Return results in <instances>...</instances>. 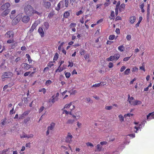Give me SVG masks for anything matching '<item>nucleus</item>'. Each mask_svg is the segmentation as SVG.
Returning a JSON list of instances; mask_svg holds the SVG:
<instances>
[{"mask_svg": "<svg viewBox=\"0 0 154 154\" xmlns=\"http://www.w3.org/2000/svg\"><path fill=\"white\" fill-rule=\"evenodd\" d=\"M52 83V82L50 80H48L46 81V85H50Z\"/></svg>", "mask_w": 154, "mask_h": 154, "instance_id": "57", "label": "nucleus"}, {"mask_svg": "<svg viewBox=\"0 0 154 154\" xmlns=\"http://www.w3.org/2000/svg\"><path fill=\"white\" fill-rule=\"evenodd\" d=\"M97 151H100L101 150L102 146L100 144H98L97 146Z\"/></svg>", "mask_w": 154, "mask_h": 154, "instance_id": "34", "label": "nucleus"}, {"mask_svg": "<svg viewBox=\"0 0 154 154\" xmlns=\"http://www.w3.org/2000/svg\"><path fill=\"white\" fill-rule=\"evenodd\" d=\"M62 2H60V1L59 2V3L57 5V7L56 8V10L57 11H59L60 8H61V5L62 4Z\"/></svg>", "mask_w": 154, "mask_h": 154, "instance_id": "30", "label": "nucleus"}, {"mask_svg": "<svg viewBox=\"0 0 154 154\" xmlns=\"http://www.w3.org/2000/svg\"><path fill=\"white\" fill-rule=\"evenodd\" d=\"M30 118L29 117L26 118V119H24L23 121V123L24 124H26L30 120Z\"/></svg>", "mask_w": 154, "mask_h": 154, "instance_id": "32", "label": "nucleus"}, {"mask_svg": "<svg viewBox=\"0 0 154 154\" xmlns=\"http://www.w3.org/2000/svg\"><path fill=\"white\" fill-rule=\"evenodd\" d=\"M32 11V15L34 14H37L38 15L40 14V13H39V12H38L37 11H36L35 10H34L33 9V11Z\"/></svg>", "mask_w": 154, "mask_h": 154, "instance_id": "59", "label": "nucleus"}, {"mask_svg": "<svg viewBox=\"0 0 154 154\" xmlns=\"http://www.w3.org/2000/svg\"><path fill=\"white\" fill-rule=\"evenodd\" d=\"M39 92H43V94H44L46 93V90L45 88H42V89H39Z\"/></svg>", "mask_w": 154, "mask_h": 154, "instance_id": "40", "label": "nucleus"}, {"mask_svg": "<svg viewBox=\"0 0 154 154\" xmlns=\"http://www.w3.org/2000/svg\"><path fill=\"white\" fill-rule=\"evenodd\" d=\"M7 42L8 43L11 44V48L12 49L14 48L17 45V43L15 42L13 40H9L7 41Z\"/></svg>", "mask_w": 154, "mask_h": 154, "instance_id": "4", "label": "nucleus"}, {"mask_svg": "<svg viewBox=\"0 0 154 154\" xmlns=\"http://www.w3.org/2000/svg\"><path fill=\"white\" fill-rule=\"evenodd\" d=\"M54 66V64L52 62H50L48 64L47 66L50 68H51L52 66Z\"/></svg>", "mask_w": 154, "mask_h": 154, "instance_id": "46", "label": "nucleus"}, {"mask_svg": "<svg viewBox=\"0 0 154 154\" xmlns=\"http://www.w3.org/2000/svg\"><path fill=\"white\" fill-rule=\"evenodd\" d=\"M38 32L42 37L44 36V33L42 27H39L38 29Z\"/></svg>", "mask_w": 154, "mask_h": 154, "instance_id": "17", "label": "nucleus"}, {"mask_svg": "<svg viewBox=\"0 0 154 154\" xmlns=\"http://www.w3.org/2000/svg\"><path fill=\"white\" fill-rule=\"evenodd\" d=\"M115 37V35H110L109 37V39L110 40H113L114 39Z\"/></svg>", "mask_w": 154, "mask_h": 154, "instance_id": "41", "label": "nucleus"}, {"mask_svg": "<svg viewBox=\"0 0 154 154\" xmlns=\"http://www.w3.org/2000/svg\"><path fill=\"white\" fill-rule=\"evenodd\" d=\"M65 75L67 78H68L70 77L71 74L69 72H66L65 73Z\"/></svg>", "mask_w": 154, "mask_h": 154, "instance_id": "48", "label": "nucleus"}, {"mask_svg": "<svg viewBox=\"0 0 154 154\" xmlns=\"http://www.w3.org/2000/svg\"><path fill=\"white\" fill-rule=\"evenodd\" d=\"M112 106H106L105 107V109L106 110H110L112 108Z\"/></svg>", "mask_w": 154, "mask_h": 154, "instance_id": "58", "label": "nucleus"}, {"mask_svg": "<svg viewBox=\"0 0 154 154\" xmlns=\"http://www.w3.org/2000/svg\"><path fill=\"white\" fill-rule=\"evenodd\" d=\"M49 27V24L48 22H45L42 25V28L44 30H47Z\"/></svg>", "mask_w": 154, "mask_h": 154, "instance_id": "16", "label": "nucleus"}, {"mask_svg": "<svg viewBox=\"0 0 154 154\" xmlns=\"http://www.w3.org/2000/svg\"><path fill=\"white\" fill-rule=\"evenodd\" d=\"M34 135L32 134H29L28 135H27V138H32L33 137Z\"/></svg>", "mask_w": 154, "mask_h": 154, "instance_id": "62", "label": "nucleus"}, {"mask_svg": "<svg viewBox=\"0 0 154 154\" xmlns=\"http://www.w3.org/2000/svg\"><path fill=\"white\" fill-rule=\"evenodd\" d=\"M124 46L123 45H121L118 47V50L121 52H122L124 51Z\"/></svg>", "mask_w": 154, "mask_h": 154, "instance_id": "31", "label": "nucleus"}, {"mask_svg": "<svg viewBox=\"0 0 154 154\" xmlns=\"http://www.w3.org/2000/svg\"><path fill=\"white\" fill-rule=\"evenodd\" d=\"M10 6L11 5L9 3L6 2L1 6L0 8L1 10H6L10 7Z\"/></svg>", "mask_w": 154, "mask_h": 154, "instance_id": "3", "label": "nucleus"}, {"mask_svg": "<svg viewBox=\"0 0 154 154\" xmlns=\"http://www.w3.org/2000/svg\"><path fill=\"white\" fill-rule=\"evenodd\" d=\"M130 72V69L128 68L124 72V74L125 75H128Z\"/></svg>", "mask_w": 154, "mask_h": 154, "instance_id": "35", "label": "nucleus"}, {"mask_svg": "<svg viewBox=\"0 0 154 154\" xmlns=\"http://www.w3.org/2000/svg\"><path fill=\"white\" fill-rule=\"evenodd\" d=\"M32 11V15L34 14H37L38 15L40 14V13H39V12H38L37 11H36L35 10H34L33 9V11Z\"/></svg>", "mask_w": 154, "mask_h": 154, "instance_id": "60", "label": "nucleus"}, {"mask_svg": "<svg viewBox=\"0 0 154 154\" xmlns=\"http://www.w3.org/2000/svg\"><path fill=\"white\" fill-rule=\"evenodd\" d=\"M136 20V17L135 16H132L130 17V21L131 23H134Z\"/></svg>", "mask_w": 154, "mask_h": 154, "instance_id": "24", "label": "nucleus"}, {"mask_svg": "<svg viewBox=\"0 0 154 154\" xmlns=\"http://www.w3.org/2000/svg\"><path fill=\"white\" fill-rule=\"evenodd\" d=\"M38 24L37 23V21H35V22L32 24V26L30 30V31L31 32H32L36 28Z\"/></svg>", "mask_w": 154, "mask_h": 154, "instance_id": "18", "label": "nucleus"}, {"mask_svg": "<svg viewBox=\"0 0 154 154\" xmlns=\"http://www.w3.org/2000/svg\"><path fill=\"white\" fill-rule=\"evenodd\" d=\"M26 57L28 59V60L29 62V63H31L32 60L30 58V57L28 54H27L26 55Z\"/></svg>", "mask_w": 154, "mask_h": 154, "instance_id": "28", "label": "nucleus"}, {"mask_svg": "<svg viewBox=\"0 0 154 154\" xmlns=\"http://www.w3.org/2000/svg\"><path fill=\"white\" fill-rule=\"evenodd\" d=\"M126 68V67L125 66H123L121 68L120 71L121 72H123Z\"/></svg>", "mask_w": 154, "mask_h": 154, "instance_id": "52", "label": "nucleus"}, {"mask_svg": "<svg viewBox=\"0 0 154 154\" xmlns=\"http://www.w3.org/2000/svg\"><path fill=\"white\" fill-rule=\"evenodd\" d=\"M147 119L148 121L154 119V112L149 113L147 116Z\"/></svg>", "mask_w": 154, "mask_h": 154, "instance_id": "14", "label": "nucleus"}, {"mask_svg": "<svg viewBox=\"0 0 154 154\" xmlns=\"http://www.w3.org/2000/svg\"><path fill=\"white\" fill-rule=\"evenodd\" d=\"M33 8L29 5L26 6L24 8V10L25 13L29 16H32Z\"/></svg>", "mask_w": 154, "mask_h": 154, "instance_id": "1", "label": "nucleus"}, {"mask_svg": "<svg viewBox=\"0 0 154 154\" xmlns=\"http://www.w3.org/2000/svg\"><path fill=\"white\" fill-rule=\"evenodd\" d=\"M22 15L21 14H18L14 19L17 21V22H19L22 18Z\"/></svg>", "mask_w": 154, "mask_h": 154, "instance_id": "21", "label": "nucleus"}, {"mask_svg": "<svg viewBox=\"0 0 154 154\" xmlns=\"http://www.w3.org/2000/svg\"><path fill=\"white\" fill-rule=\"evenodd\" d=\"M133 115V114H131L130 113H127V114H125L124 115V117L125 118L127 117V116H132Z\"/></svg>", "mask_w": 154, "mask_h": 154, "instance_id": "50", "label": "nucleus"}, {"mask_svg": "<svg viewBox=\"0 0 154 154\" xmlns=\"http://www.w3.org/2000/svg\"><path fill=\"white\" fill-rule=\"evenodd\" d=\"M60 2H62V4L61 5V8H63L64 7H65V3H64V1H60Z\"/></svg>", "mask_w": 154, "mask_h": 154, "instance_id": "54", "label": "nucleus"}, {"mask_svg": "<svg viewBox=\"0 0 154 154\" xmlns=\"http://www.w3.org/2000/svg\"><path fill=\"white\" fill-rule=\"evenodd\" d=\"M72 136L71 134L70 133H68L67 136L66 137V141L67 142H70L72 141Z\"/></svg>", "mask_w": 154, "mask_h": 154, "instance_id": "13", "label": "nucleus"}, {"mask_svg": "<svg viewBox=\"0 0 154 154\" xmlns=\"http://www.w3.org/2000/svg\"><path fill=\"white\" fill-rule=\"evenodd\" d=\"M30 20V17L27 16H25L22 18V21L24 23H27Z\"/></svg>", "mask_w": 154, "mask_h": 154, "instance_id": "9", "label": "nucleus"}, {"mask_svg": "<svg viewBox=\"0 0 154 154\" xmlns=\"http://www.w3.org/2000/svg\"><path fill=\"white\" fill-rule=\"evenodd\" d=\"M76 24L74 23H72L70 25V27L71 28L75 27L76 26Z\"/></svg>", "mask_w": 154, "mask_h": 154, "instance_id": "47", "label": "nucleus"}, {"mask_svg": "<svg viewBox=\"0 0 154 154\" xmlns=\"http://www.w3.org/2000/svg\"><path fill=\"white\" fill-rule=\"evenodd\" d=\"M58 100V98L55 97L54 95L52 96L51 98H50L49 100V102H51L53 103H54L56 101H57Z\"/></svg>", "mask_w": 154, "mask_h": 154, "instance_id": "15", "label": "nucleus"}, {"mask_svg": "<svg viewBox=\"0 0 154 154\" xmlns=\"http://www.w3.org/2000/svg\"><path fill=\"white\" fill-rule=\"evenodd\" d=\"M55 125V124L54 123H51L50 125L48 127V130L51 131L54 129Z\"/></svg>", "mask_w": 154, "mask_h": 154, "instance_id": "20", "label": "nucleus"}, {"mask_svg": "<svg viewBox=\"0 0 154 154\" xmlns=\"http://www.w3.org/2000/svg\"><path fill=\"white\" fill-rule=\"evenodd\" d=\"M19 22H17V21L16 20L14 19L12 21V23L13 25H14L17 24Z\"/></svg>", "mask_w": 154, "mask_h": 154, "instance_id": "43", "label": "nucleus"}, {"mask_svg": "<svg viewBox=\"0 0 154 154\" xmlns=\"http://www.w3.org/2000/svg\"><path fill=\"white\" fill-rule=\"evenodd\" d=\"M138 69L136 66L133 67L132 68V71L133 72H137L138 71Z\"/></svg>", "mask_w": 154, "mask_h": 154, "instance_id": "44", "label": "nucleus"}, {"mask_svg": "<svg viewBox=\"0 0 154 154\" xmlns=\"http://www.w3.org/2000/svg\"><path fill=\"white\" fill-rule=\"evenodd\" d=\"M81 114V112L80 111H78L75 113L77 119H78L80 117V115Z\"/></svg>", "mask_w": 154, "mask_h": 154, "instance_id": "29", "label": "nucleus"}, {"mask_svg": "<svg viewBox=\"0 0 154 154\" xmlns=\"http://www.w3.org/2000/svg\"><path fill=\"white\" fill-rule=\"evenodd\" d=\"M83 13V12L82 11L80 10L76 13V14L77 16H79V15L82 14Z\"/></svg>", "mask_w": 154, "mask_h": 154, "instance_id": "55", "label": "nucleus"}, {"mask_svg": "<svg viewBox=\"0 0 154 154\" xmlns=\"http://www.w3.org/2000/svg\"><path fill=\"white\" fill-rule=\"evenodd\" d=\"M63 44L64 42H62L60 44V45L59 46L58 48V50H59V51L61 50Z\"/></svg>", "mask_w": 154, "mask_h": 154, "instance_id": "42", "label": "nucleus"}, {"mask_svg": "<svg viewBox=\"0 0 154 154\" xmlns=\"http://www.w3.org/2000/svg\"><path fill=\"white\" fill-rule=\"evenodd\" d=\"M58 55L57 53L55 54L54 57V60H56L58 58Z\"/></svg>", "mask_w": 154, "mask_h": 154, "instance_id": "56", "label": "nucleus"}, {"mask_svg": "<svg viewBox=\"0 0 154 154\" xmlns=\"http://www.w3.org/2000/svg\"><path fill=\"white\" fill-rule=\"evenodd\" d=\"M70 112L67 111L66 110H64L63 111L62 113L63 114H66V115H68L69 114V112Z\"/></svg>", "mask_w": 154, "mask_h": 154, "instance_id": "53", "label": "nucleus"}, {"mask_svg": "<svg viewBox=\"0 0 154 154\" xmlns=\"http://www.w3.org/2000/svg\"><path fill=\"white\" fill-rule=\"evenodd\" d=\"M75 120L74 119H69L67 120L66 123L69 124H72L74 122Z\"/></svg>", "mask_w": 154, "mask_h": 154, "instance_id": "25", "label": "nucleus"}, {"mask_svg": "<svg viewBox=\"0 0 154 154\" xmlns=\"http://www.w3.org/2000/svg\"><path fill=\"white\" fill-rule=\"evenodd\" d=\"M5 35L6 37L12 38L14 36V33L12 31H9L6 32L5 34Z\"/></svg>", "mask_w": 154, "mask_h": 154, "instance_id": "6", "label": "nucleus"}, {"mask_svg": "<svg viewBox=\"0 0 154 154\" xmlns=\"http://www.w3.org/2000/svg\"><path fill=\"white\" fill-rule=\"evenodd\" d=\"M64 3H65V7H67L68 6L69 4V0H65L64 1Z\"/></svg>", "mask_w": 154, "mask_h": 154, "instance_id": "39", "label": "nucleus"}, {"mask_svg": "<svg viewBox=\"0 0 154 154\" xmlns=\"http://www.w3.org/2000/svg\"><path fill=\"white\" fill-rule=\"evenodd\" d=\"M16 11L15 10H12L11 13V14L10 15V18L11 19H12L14 18V17L15 16V14L16 13Z\"/></svg>", "mask_w": 154, "mask_h": 154, "instance_id": "19", "label": "nucleus"}, {"mask_svg": "<svg viewBox=\"0 0 154 154\" xmlns=\"http://www.w3.org/2000/svg\"><path fill=\"white\" fill-rule=\"evenodd\" d=\"M86 145L87 146H91V147H93V145L90 142H88L86 143Z\"/></svg>", "mask_w": 154, "mask_h": 154, "instance_id": "63", "label": "nucleus"}, {"mask_svg": "<svg viewBox=\"0 0 154 154\" xmlns=\"http://www.w3.org/2000/svg\"><path fill=\"white\" fill-rule=\"evenodd\" d=\"M120 4V1H118L117 4V5L116 6V8H117L119 9V6Z\"/></svg>", "mask_w": 154, "mask_h": 154, "instance_id": "61", "label": "nucleus"}, {"mask_svg": "<svg viewBox=\"0 0 154 154\" xmlns=\"http://www.w3.org/2000/svg\"><path fill=\"white\" fill-rule=\"evenodd\" d=\"M64 108L67 109H69L71 111H72L75 108V106L74 105H72L71 103H70L68 104H66Z\"/></svg>", "mask_w": 154, "mask_h": 154, "instance_id": "5", "label": "nucleus"}, {"mask_svg": "<svg viewBox=\"0 0 154 154\" xmlns=\"http://www.w3.org/2000/svg\"><path fill=\"white\" fill-rule=\"evenodd\" d=\"M11 74V73L10 72H5L2 75V79L8 78L10 77Z\"/></svg>", "mask_w": 154, "mask_h": 154, "instance_id": "12", "label": "nucleus"}, {"mask_svg": "<svg viewBox=\"0 0 154 154\" xmlns=\"http://www.w3.org/2000/svg\"><path fill=\"white\" fill-rule=\"evenodd\" d=\"M15 71L17 72V75H19L21 74H23V71L22 69L19 70L17 68H16L15 69Z\"/></svg>", "mask_w": 154, "mask_h": 154, "instance_id": "22", "label": "nucleus"}, {"mask_svg": "<svg viewBox=\"0 0 154 154\" xmlns=\"http://www.w3.org/2000/svg\"><path fill=\"white\" fill-rule=\"evenodd\" d=\"M27 135L24 133L22 135L20 136V138H27Z\"/></svg>", "mask_w": 154, "mask_h": 154, "instance_id": "45", "label": "nucleus"}, {"mask_svg": "<svg viewBox=\"0 0 154 154\" xmlns=\"http://www.w3.org/2000/svg\"><path fill=\"white\" fill-rule=\"evenodd\" d=\"M102 82H100L99 83L97 84H95L94 85H93L92 86V87H95L96 88L99 87V86H100V85H102Z\"/></svg>", "mask_w": 154, "mask_h": 154, "instance_id": "37", "label": "nucleus"}, {"mask_svg": "<svg viewBox=\"0 0 154 154\" xmlns=\"http://www.w3.org/2000/svg\"><path fill=\"white\" fill-rule=\"evenodd\" d=\"M77 125L79 128H80L82 126V124L79 121H78L77 122Z\"/></svg>", "mask_w": 154, "mask_h": 154, "instance_id": "51", "label": "nucleus"}, {"mask_svg": "<svg viewBox=\"0 0 154 154\" xmlns=\"http://www.w3.org/2000/svg\"><path fill=\"white\" fill-rule=\"evenodd\" d=\"M131 36L129 35H128L126 36V38L128 41H130L131 39Z\"/></svg>", "mask_w": 154, "mask_h": 154, "instance_id": "64", "label": "nucleus"}, {"mask_svg": "<svg viewBox=\"0 0 154 154\" xmlns=\"http://www.w3.org/2000/svg\"><path fill=\"white\" fill-rule=\"evenodd\" d=\"M134 98L133 97H131L130 99L128 100L130 104L131 105H133L134 100Z\"/></svg>", "mask_w": 154, "mask_h": 154, "instance_id": "23", "label": "nucleus"}, {"mask_svg": "<svg viewBox=\"0 0 154 154\" xmlns=\"http://www.w3.org/2000/svg\"><path fill=\"white\" fill-rule=\"evenodd\" d=\"M120 57V55L119 54H115L113 56H111L109 58H107L106 60L108 61H112L118 60Z\"/></svg>", "mask_w": 154, "mask_h": 154, "instance_id": "2", "label": "nucleus"}, {"mask_svg": "<svg viewBox=\"0 0 154 154\" xmlns=\"http://www.w3.org/2000/svg\"><path fill=\"white\" fill-rule=\"evenodd\" d=\"M118 117L119 118V120L121 122H122L124 121V116H123L121 114H120Z\"/></svg>", "mask_w": 154, "mask_h": 154, "instance_id": "27", "label": "nucleus"}, {"mask_svg": "<svg viewBox=\"0 0 154 154\" xmlns=\"http://www.w3.org/2000/svg\"><path fill=\"white\" fill-rule=\"evenodd\" d=\"M69 15V12L66 11L63 14V17L65 18H67Z\"/></svg>", "mask_w": 154, "mask_h": 154, "instance_id": "38", "label": "nucleus"}, {"mask_svg": "<svg viewBox=\"0 0 154 154\" xmlns=\"http://www.w3.org/2000/svg\"><path fill=\"white\" fill-rule=\"evenodd\" d=\"M142 20V17H140L139 18V20L138 23L136 24V27H138L139 26V25Z\"/></svg>", "mask_w": 154, "mask_h": 154, "instance_id": "33", "label": "nucleus"}, {"mask_svg": "<svg viewBox=\"0 0 154 154\" xmlns=\"http://www.w3.org/2000/svg\"><path fill=\"white\" fill-rule=\"evenodd\" d=\"M8 14L7 10H4V11L2 13L1 15L2 16L4 17L7 15Z\"/></svg>", "mask_w": 154, "mask_h": 154, "instance_id": "36", "label": "nucleus"}, {"mask_svg": "<svg viewBox=\"0 0 154 154\" xmlns=\"http://www.w3.org/2000/svg\"><path fill=\"white\" fill-rule=\"evenodd\" d=\"M21 66L24 69L26 70H28L31 67V65L27 63H23L22 64Z\"/></svg>", "mask_w": 154, "mask_h": 154, "instance_id": "7", "label": "nucleus"}, {"mask_svg": "<svg viewBox=\"0 0 154 154\" xmlns=\"http://www.w3.org/2000/svg\"><path fill=\"white\" fill-rule=\"evenodd\" d=\"M42 5L44 7L46 8H49L51 6V4L49 2H42Z\"/></svg>", "mask_w": 154, "mask_h": 154, "instance_id": "11", "label": "nucleus"}, {"mask_svg": "<svg viewBox=\"0 0 154 154\" xmlns=\"http://www.w3.org/2000/svg\"><path fill=\"white\" fill-rule=\"evenodd\" d=\"M142 103L141 101L139 100H134L133 105H136L140 104Z\"/></svg>", "mask_w": 154, "mask_h": 154, "instance_id": "26", "label": "nucleus"}, {"mask_svg": "<svg viewBox=\"0 0 154 154\" xmlns=\"http://www.w3.org/2000/svg\"><path fill=\"white\" fill-rule=\"evenodd\" d=\"M134 123L136 125H137V126H135L134 127V128L136 130V131H135V132L136 133H137V131L139 129H140L142 128L143 124L141 123V124L140 123V124H139L137 122H134Z\"/></svg>", "mask_w": 154, "mask_h": 154, "instance_id": "8", "label": "nucleus"}, {"mask_svg": "<svg viewBox=\"0 0 154 154\" xmlns=\"http://www.w3.org/2000/svg\"><path fill=\"white\" fill-rule=\"evenodd\" d=\"M29 112L30 111L29 110L26 111L22 114L20 115L19 119H23L25 116H27L29 114Z\"/></svg>", "mask_w": 154, "mask_h": 154, "instance_id": "10", "label": "nucleus"}, {"mask_svg": "<svg viewBox=\"0 0 154 154\" xmlns=\"http://www.w3.org/2000/svg\"><path fill=\"white\" fill-rule=\"evenodd\" d=\"M21 60V58L20 57H17L14 60V62L15 63H17Z\"/></svg>", "mask_w": 154, "mask_h": 154, "instance_id": "49", "label": "nucleus"}]
</instances>
